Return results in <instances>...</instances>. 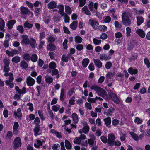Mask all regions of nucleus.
I'll use <instances>...</instances> for the list:
<instances>
[{"instance_id":"nucleus-63","label":"nucleus","mask_w":150,"mask_h":150,"mask_svg":"<svg viewBox=\"0 0 150 150\" xmlns=\"http://www.w3.org/2000/svg\"><path fill=\"white\" fill-rule=\"evenodd\" d=\"M112 66V63L111 62H108L105 65V67L108 69H109Z\"/></svg>"},{"instance_id":"nucleus-7","label":"nucleus","mask_w":150,"mask_h":150,"mask_svg":"<svg viewBox=\"0 0 150 150\" xmlns=\"http://www.w3.org/2000/svg\"><path fill=\"white\" fill-rule=\"evenodd\" d=\"M109 96L115 103L117 104L119 103L120 100L115 94L113 93H110Z\"/></svg>"},{"instance_id":"nucleus-59","label":"nucleus","mask_w":150,"mask_h":150,"mask_svg":"<svg viewBox=\"0 0 150 150\" xmlns=\"http://www.w3.org/2000/svg\"><path fill=\"white\" fill-rule=\"evenodd\" d=\"M79 6L80 7H81L85 5L86 3V0H79Z\"/></svg>"},{"instance_id":"nucleus-33","label":"nucleus","mask_w":150,"mask_h":150,"mask_svg":"<svg viewBox=\"0 0 150 150\" xmlns=\"http://www.w3.org/2000/svg\"><path fill=\"white\" fill-rule=\"evenodd\" d=\"M128 72L131 74H136L138 73V70L136 69H133L132 68H130L128 70Z\"/></svg>"},{"instance_id":"nucleus-11","label":"nucleus","mask_w":150,"mask_h":150,"mask_svg":"<svg viewBox=\"0 0 150 150\" xmlns=\"http://www.w3.org/2000/svg\"><path fill=\"white\" fill-rule=\"evenodd\" d=\"M57 8L59 9L58 13L60 14L62 16H64V6L63 4H60L58 5L57 7Z\"/></svg>"},{"instance_id":"nucleus-56","label":"nucleus","mask_w":150,"mask_h":150,"mask_svg":"<svg viewBox=\"0 0 150 150\" xmlns=\"http://www.w3.org/2000/svg\"><path fill=\"white\" fill-rule=\"evenodd\" d=\"M144 62L148 68L150 67V62L147 58H146L144 59Z\"/></svg>"},{"instance_id":"nucleus-6","label":"nucleus","mask_w":150,"mask_h":150,"mask_svg":"<svg viewBox=\"0 0 150 150\" xmlns=\"http://www.w3.org/2000/svg\"><path fill=\"white\" fill-rule=\"evenodd\" d=\"M22 41L21 43L22 44L28 45L30 44V40L28 36L26 35H23L21 36Z\"/></svg>"},{"instance_id":"nucleus-37","label":"nucleus","mask_w":150,"mask_h":150,"mask_svg":"<svg viewBox=\"0 0 150 150\" xmlns=\"http://www.w3.org/2000/svg\"><path fill=\"white\" fill-rule=\"evenodd\" d=\"M129 134L134 140L138 141L139 140L138 136L136 134L133 132H130Z\"/></svg>"},{"instance_id":"nucleus-53","label":"nucleus","mask_w":150,"mask_h":150,"mask_svg":"<svg viewBox=\"0 0 150 150\" xmlns=\"http://www.w3.org/2000/svg\"><path fill=\"white\" fill-rule=\"evenodd\" d=\"M111 19L110 16H107L104 19V22L106 23H109L110 22Z\"/></svg>"},{"instance_id":"nucleus-52","label":"nucleus","mask_w":150,"mask_h":150,"mask_svg":"<svg viewBox=\"0 0 150 150\" xmlns=\"http://www.w3.org/2000/svg\"><path fill=\"white\" fill-rule=\"evenodd\" d=\"M4 66L9 65L10 61V60L7 58H5L3 59Z\"/></svg>"},{"instance_id":"nucleus-22","label":"nucleus","mask_w":150,"mask_h":150,"mask_svg":"<svg viewBox=\"0 0 150 150\" xmlns=\"http://www.w3.org/2000/svg\"><path fill=\"white\" fill-rule=\"evenodd\" d=\"M65 93L64 89L63 88L61 89L60 96V99L62 101H63L64 100Z\"/></svg>"},{"instance_id":"nucleus-19","label":"nucleus","mask_w":150,"mask_h":150,"mask_svg":"<svg viewBox=\"0 0 150 150\" xmlns=\"http://www.w3.org/2000/svg\"><path fill=\"white\" fill-rule=\"evenodd\" d=\"M15 20H11L8 22L7 25L9 29H11L13 27V26L16 23Z\"/></svg>"},{"instance_id":"nucleus-49","label":"nucleus","mask_w":150,"mask_h":150,"mask_svg":"<svg viewBox=\"0 0 150 150\" xmlns=\"http://www.w3.org/2000/svg\"><path fill=\"white\" fill-rule=\"evenodd\" d=\"M30 58L32 61L33 62H36L38 59V56L35 54H33L32 55Z\"/></svg>"},{"instance_id":"nucleus-2","label":"nucleus","mask_w":150,"mask_h":150,"mask_svg":"<svg viewBox=\"0 0 150 150\" xmlns=\"http://www.w3.org/2000/svg\"><path fill=\"white\" fill-rule=\"evenodd\" d=\"M127 13L125 12L122 15V19L123 24L126 26H130L131 24V21L128 18Z\"/></svg>"},{"instance_id":"nucleus-28","label":"nucleus","mask_w":150,"mask_h":150,"mask_svg":"<svg viewBox=\"0 0 150 150\" xmlns=\"http://www.w3.org/2000/svg\"><path fill=\"white\" fill-rule=\"evenodd\" d=\"M17 112H14V115L17 117L18 118H21L22 117V114L21 112V108H18L17 110Z\"/></svg>"},{"instance_id":"nucleus-54","label":"nucleus","mask_w":150,"mask_h":150,"mask_svg":"<svg viewBox=\"0 0 150 150\" xmlns=\"http://www.w3.org/2000/svg\"><path fill=\"white\" fill-rule=\"evenodd\" d=\"M93 40L94 43L96 45H98L100 44L101 42V40H98L95 38L93 39Z\"/></svg>"},{"instance_id":"nucleus-29","label":"nucleus","mask_w":150,"mask_h":150,"mask_svg":"<svg viewBox=\"0 0 150 150\" xmlns=\"http://www.w3.org/2000/svg\"><path fill=\"white\" fill-rule=\"evenodd\" d=\"M89 60L88 58H85L83 60L82 63L83 66L86 68L87 67L89 63Z\"/></svg>"},{"instance_id":"nucleus-47","label":"nucleus","mask_w":150,"mask_h":150,"mask_svg":"<svg viewBox=\"0 0 150 150\" xmlns=\"http://www.w3.org/2000/svg\"><path fill=\"white\" fill-rule=\"evenodd\" d=\"M5 26V22L1 18H0V29L2 30Z\"/></svg>"},{"instance_id":"nucleus-3","label":"nucleus","mask_w":150,"mask_h":150,"mask_svg":"<svg viewBox=\"0 0 150 150\" xmlns=\"http://www.w3.org/2000/svg\"><path fill=\"white\" fill-rule=\"evenodd\" d=\"M98 4L97 3H94L93 2L89 1L88 5L89 8L90 10L93 13L97 12L96 10L97 9Z\"/></svg>"},{"instance_id":"nucleus-42","label":"nucleus","mask_w":150,"mask_h":150,"mask_svg":"<svg viewBox=\"0 0 150 150\" xmlns=\"http://www.w3.org/2000/svg\"><path fill=\"white\" fill-rule=\"evenodd\" d=\"M23 58L26 61H29L30 59V56L27 53L24 54L23 56Z\"/></svg>"},{"instance_id":"nucleus-41","label":"nucleus","mask_w":150,"mask_h":150,"mask_svg":"<svg viewBox=\"0 0 150 150\" xmlns=\"http://www.w3.org/2000/svg\"><path fill=\"white\" fill-rule=\"evenodd\" d=\"M134 47V45L131 42H129L127 44V50H131L133 49Z\"/></svg>"},{"instance_id":"nucleus-17","label":"nucleus","mask_w":150,"mask_h":150,"mask_svg":"<svg viewBox=\"0 0 150 150\" xmlns=\"http://www.w3.org/2000/svg\"><path fill=\"white\" fill-rule=\"evenodd\" d=\"M93 61L95 65L98 67L100 68L102 66V63L100 60L94 59Z\"/></svg>"},{"instance_id":"nucleus-14","label":"nucleus","mask_w":150,"mask_h":150,"mask_svg":"<svg viewBox=\"0 0 150 150\" xmlns=\"http://www.w3.org/2000/svg\"><path fill=\"white\" fill-rule=\"evenodd\" d=\"M136 33L141 38H144L145 36V33L144 32L142 29H138L136 31Z\"/></svg>"},{"instance_id":"nucleus-20","label":"nucleus","mask_w":150,"mask_h":150,"mask_svg":"<svg viewBox=\"0 0 150 150\" xmlns=\"http://www.w3.org/2000/svg\"><path fill=\"white\" fill-rule=\"evenodd\" d=\"M137 26H139L144 21V18L141 16L137 17Z\"/></svg>"},{"instance_id":"nucleus-21","label":"nucleus","mask_w":150,"mask_h":150,"mask_svg":"<svg viewBox=\"0 0 150 150\" xmlns=\"http://www.w3.org/2000/svg\"><path fill=\"white\" fill-rule=\"evenodd\" d=\"M30 44L32 48H34L37 45V43L35 40L32 38L30 39Z\"/></svg>"},{"instance_id":"nucleus-34","label":"nucleus","mask_w":150,"mask_h":150,"mask_svg":"<svg viewBox=\"0 0 150 150\" xmlns=\"http://www.w3.org/2000/svg\"><path fill=\"white\" fill-rule=\"evenodd\" d=\"M65 146L66 149H70L72 147L70 142L67 140H65Z\"/></svg>"},{"instance_id":"nucleus-48","label":"nucleus","mask_w":150,"mask_h":150,"mask_svg":"<svg viewBox=\"0 0 150 150\" xmlns=\"http://www.w3.org/2000/svg\"><path fill=\"white\" fill-rule=\"evenodd\" d=\"M115 73L114 72H108L106 75V77L108 79H111L115 75Z\"/></svg>"},{"instance_id":"nucleus-4","label":"nucleus","mask_w":150,"mask_h":150,"mask_svg":"<svg viewBox=\"0 0 150 150\" xmlns=\"http://www.w3.org/2000/svg\"><path fill=\"white\" fill-rule=\"evenodd\" d=\"M115 136L113 133L109 134L108 136V144L110 146H113L115 141Z\"/></svg>"},{"instance_id":"nucleus-61","label":"nucleus","mask_w":150,"mask_h":150,"mask_svg":"<svg viewBox=\"0 0 150 150\" xmlns=\"http://www.w3.org/2000/svg\"><path fill=\"white\" fill-rule=\"evenodd\" d=\"M64 22L67 23L69 22L70 18L69 17L66 13H64Z\"/></svg>"},{"instance_id":"nucleus-60","label":"nucleus","mask_w":150,"mask_h":150,"mask_svg":"<svg viewBox=\"0 0 150 150\" xmlns=\"http://www.w3.org/2000/svg\"><path fill=\"white\" fill-rule=\"evenodd\" d=\"M126 35L127 36H130V33L131 32V30L130 28L129 27H127L126 28Z\"/></svg>"},{"instance_id":"nucleus-9","label":"nucleus","mask_w":150,"mask_h":150,"mask_svg":"<svg viewBox=\"0 0 150 150\" xmlns=\"http://www.w3.org/2000/svg\"><path fill=\"white\" fill-rule=\"evenodd\" d=\"M18 50L16 49H12L11 51L6 50V53L10 57H13L14 54H17L18 52Z\"/></svg>"},{"instance_id":"nucleus-27","label":"nucleus","mask_w":150,"mask_h":150,"mask_svg":"<svg viewBox=\"0 0 150 150\" xmlns=\"http://www.w3.org/2000/svg\"><path fill=\"white\" fill-rule=\"evenodd\" d=\"M78 24V22L76 21H73L70 25V27L74 30L76 29Z\"/></svg>"},{"instance_id":"nucleus-64","label":"nucleus","mask_w":150,"mask_h":150,"mask_svg":"<svg viewBox=\"0 0 150 150\" xmlns=\"http://www.w3.org/2000/svg\"><path fill=\"white\" fill-rule=\"evenodd\" d=\"M88 142L90 145L93 146L94 144V140L92 138L89 139L88 140Z\"/></svg>"},{"instance_id":"nucleus-45","label":"nucleus","mask_w":150,"mask_h":150,"mask_svg":"<svg viewBox=\"0 0 150 150\" xmlns=\"http://www.w3.org/2000/svg\"><path fill=\"white\" fill-rule=\"evenodd\" d=\"M98 29L102 31H105L107 30V27L104 25H100L98 27Z\"/></svg>"},{"instance_id":"nucleus-39","label":"nucleus","mask_w":150,"mask_h":150,"mask_svg":"<svg viewBox=\"0 0 150 150\" xmlns=\"http://www.w3.org/2000/svg\"><path fill=\"white\" fill-rule=\"evenodd\" d=\"M20 57L18 56H16L13 57L12 59V61L16 63H17L20 61Z\"/></svg>"},{"instance_id":"nucleus-46","label":"nucleus","mask_w":150,"mask_h":150,"mask_svg":"<svg viewBox=\"0 0 150 150\" xmlns=\"http://www.w3.org/2000/svg\"><path fill=\"white\" fill-rule=\"evenodd\" d=\"M89 126H87L86 127H84L82 129V131L83 133L86 134H87L89 132Z\"/></svg>"},{"instance_id":"nucleus-23","label":"nucleus","mask_w":150,"mask_h":150,"mask_svg":"<svg viewBox=\"0 0 150 150\" xmlns=\"http://www.w3.org/2000/svg\"><path fill=\"white\" fill-rule=\"evenodd\" d=\"M50 132L51 133L55 135L57 137L59 138H61L62 135L61 133L57 132L54 129H51L50 130Z\"/></svg>"},{"instance_id":"nucleus-24","label":"nucleus","mask_w":150,"mask_h":150,"mask_svg":"<svg viewBox=\"0 0 150 150\" xmlns=\"http://www.w3.org/2000/svg\"><path fill=\"white\" fill-rule=\"evenodd\" d=\"M45 79L46 82L48 84L51 83L53 81V79L52 77L47 75L45 76Z\"/></svg>"},{"instance_id":"nucleus-40","label":"nucleus","mask_w":150,"mask_h":150,"mask_svg":"<svg viewBox=\"0 0 150 150\" xmlns=\"http://www.w3.org/2000/svg\"><path fill=\"white\" fill-rule=\"evenodd\" d=\"M82 40V38L79 36H76L75 38V41L77 43H81Z\"/></svg>"},{"instance_id":"nucleus-1","label":"nucleus","mask_w":150,"mask_h":150,"mask_svg":"<svg viewBox=\"0 0 150 150\" xmlns=\"http://www.w3.org/2000/svg\"><path fill=\"white\" fill-rule=\"evenodd\" d=\"M90 89L91 90H95L99 95L102 97L105 95L106 93V91L103 89L96 85L92 86L91 87Z\"/></svg>"},{"instance_id":"nucleus-10","label":"nucleus","mask_w":150,"mask_h":150,"mask_svg":"<svg viewBox=\"0 0 150 150\" xmlns=\"http://www.w3.org/2000/svg\"><path fill=\"white\" fill-rule=\"evenodd\" d=\"M34 79L30 76H28L26 79V83L27 85L29 86H33L35 83Z\"/></svg>"},{"instance_id":"nucleus-58","label":"nucleus","mask_w":150,"mask_h":150,"mask_svg":"<svg viewBox=\"0 0 150 150\" xmlns=\"http://www.w3.org/2000/svg\"><path fill=\"white\" fill-rule=\"evenodd\" d=\"M101 141L104 143H108V139L104 136H102L100 137Z\"/></svg>"},{"instance_id":"nucleus-36","label":"nucleus","mask_w":150,"mask_h":150,"mask_svg":"<svg viewBox=\"0 0 150 150\" xmlns=\"http://www.w3.org/2000/svg\"><path fill=\"white\" fill-rule=\"evenodd\" d=\"M103 120L105 122V125L107 126L111 124V121L110 117H108L104 119Z\"/></svg>"},{"instance_id":"nucleus-25","label":"nucleus","mask_w":150,"mask_h":150,"mask_svg":"<svg viewBox=\"0 0 150 150\" xmlns=\"http://www.w3.org/2000/svg\"><path fill=\"white\" fill-rule=\"evenodd\" d=\"M65 11L67 14L70 15L72 13V9L68 5L65 6Z\"/></svg>"},{"instance_id":"nucleus-15","label":"nucleus","mask_w":150,"mask_h":150,"mask_svg":"<svg viewBox=\"0 0 150 150\" xmlns=\"http://www.w3.org/2000/svg\"><path fill=\"white\" fill-rule=\"evenodd\" d=\"M89 22L90 23V24L94 29H97L98 28V23L97 22L93 19H90L89 20Z\"/></svg>"},{"instance_id":"nucleus-62","label":"nucleus","mask_w":150,"mask_h":150,"mask_svg":"<svg viewBox=\"0 0 150 150\" xmlns=\"http://www.w3.org/2000/svg\"><path fill=\"white\" fill-rule=\"evenodd\" d=\"M21 95L18 94H16L13 96V98L14 99L17 100H19L21 99Z\"/></svg>"},{"instance_id":"nucleus-16","label":"nucleus","mask_w":150,"mask_h":150,"mask_svg":"<svg viewBox=\"0 0 150 150\" xmlns=\"http://www.w3.org/2000/svg\"><path fill=\"white\" fill-rule=\"evenodd\" d=\"M19 125L17 122H14L13 127V133L15 134H17L18 133V129Z\"/></svg>"},{"instance_id":"nucleus-57","label":"nucleus","mask_w":150,"mask_h":150,"mask_svg":"<svg viewBox=\"0 0 150 150\" xmlns=\"http://www.w3.org/2000/svg\"><path fill=\"white\" fill-rule=\"evenodd\" d=\"M115 26L116 28H121L122 25L121 24L117 21H115L114 23Z\"/></svg>"},{"instance_id":"nucleus-51","label":"nucleus","mask_w":150,"mask_h":150,"mask_svg":"<svg viewBox=\"0 0 150 150\" xmlns=\"http://www.w3.org/2000/svg\"><path fill=\"white\" fill-rule=\"evenodd\" d=\"M81 139L79 137H76L75 138L74 141L73 142L75 144H80L81 143Z\"/></svg>"},{"instance_id":"nucleus-43","label":"nucleus","mask_w":150,"mask_h":150,"mask_svg":"<svg viewBox=\"0 0 150 150\" xmlns=\"http://www.w3.org/2000/svg\"><path fill=\"white\" fill-rule=\"evenodd\" d=\"M33 26L32 24L29 23L27 21H26L24 24V28H27L28 29H30L33 27Z\"/></svg>"},{"instance_id":"nucleus-50","label":"nucleus","mask_w":150,"mask_h":150,"mask_svg":"<svg viewBox=\"0 0 150 150\" xmlns=\"http://www.w3.org/2000/svg\"><path fill=\"white\" fill-rule=\"evenodd\" d=\"M49 66V68L51 69H54L56 68V64L54 62H52L50 63Z\"/></svg>"},{"instance_id":"nucleus-8","label":"nucleus","mask_w":150,"mask_h":150,"mask_svg":"<svg viewBox=\"0 0 150 150\" xmlns=\"http://www.w3.org/2000/svg\"><path fill=\"white\" fill-rule=\"evenodd\" d=\"M6 40L4 41L3 45L5 48L8 47L9 46V42L11 39V35L9 34H7L6 36Z\"/></svg>"},{"instance_id":"nucleus-30","label":"nucleus","mask_w":150,"mask_h":150,"mask_svg":"<svg viewBox=\"0 0 150 150\" xmlns=\"http://www.w3.org/2000/svg\"><path fill=\"white\" fill-rule=\"evenodd\" d=\"M47 48L49 50L52 51L55 50L56 48V47L52 44H49L47 45Z\"/></svg>"},{"instance_id":"nucleus-35","label":"nucleus","mask_w":150,"mask_h":150,"mask_svg":"<svg viewBox=\"0 0 150 150\" xmlns=\"http://www.w3.org/2000/svg\"><path fill=\"white\" fill-rule=\"evenodd\" d=\"M72 117L74 123H77L79 120L77 115L75 113H74L72 114Z\"/></svg>"},{"instance_id":"nucleus-12","label":"nucleus","mask_w":150,"mask_h":150,"mask_svg":"<svg viewBox=\"0 0 150 150\" xmlns=\"http://www.w3.org/2000/svg\"><path fill=\"white\" fill-rule=\"evenodd\" d=\"M21 11L23 14H28L29 15L31 14L32 16L33 15V14L32 12L29 11L27 8L25 7L22 8Z\"/></svg>"},{"instance_id":"nucleus-5","label":"nucleus","mask_w":150,"mask_h":150,"mask_svg":"<svg viewBox=\"0 0 150 150\" xmlns=\"http://www.w3.org/2000/svg\"><path fill=\"white\" fill-rule=\"evenodd\" d=\"M13 148L17 149L21 147L22 145L21 139L19 137H17L14 140L13 142Z\"/></svg>"},{"instance_id":"nucleus-44","label":"nucleus","mask_w":150,"mask_h":150,"mask_svg":"<svg viewBox=\"0 0 150 150\" xmlns=\"http://www.w3.org/2000/svg\"><path fill=\"white\" fill-rule=\"evenodd\" d=\"M26 92V89L25 88L23 87L22 89H20L18 92V93L21 95V94H25Z\"/></svg>"},{"instance_id":"nucleus-31","label":"nucleus","mask_w":150,"mask_h":150,"mask_svg":"<svg viewBox=\"0 0 150 150\" xmlns=\"http://www.w3.org/2000/svg\"><path fill=\"white\" fill-rule=\"evenodd\" d=\"M82 11L83 12H84V13L87 15H90L91 13L89 11L86 6H85L82 9Z\"/></svg>"},{"instance_id":"nucleus-18","label":"nucleus","mask_w":150,"mask_h":150,"mask_svg":"<svg viewBox=\"0 0 150 150\" xmlns=\"http://www.w3.org/2000/svg\"><path fill=\"white\" fill-rule=\"evenodd\" d=\"M56 4V3L55 1H51L48 4V8L50 9L56 8L57 7Z\"/></svg>"},{"instance_id":"nucleus-55","label":"nucleus","mask_w":150,"mask_h":150,"mask_svg":"<svg viewBox=\"0 0 150 150\" xmlns=\"http://www.w3.org/2000/svg\"><path fill=\"white\" fill-rule=\"evenodd\" d=\"M60 145L58 144H55L52 146V148L53 150H59L60 148Z\"/></svg>"},{"instance_id":"nucleus-26","label":"nucleus","mask_w":150,"mask_h":150,"mask_svg":"<svg viewBox=\"0 0 150 150\" xmlns=\"http://www.w3.org/2000/svg\"><path fill=\"white\" fill-rule=\"evenodd\" d=\"M40 128V126L39 125H36L35 128L33 129L34 132V135L35 136L39 135L38 132L39 131Z\"/></svg>"},{"instance_id":"nucleus-13","label":"nucleus","mask_w":150,"mask_h":150,"mask_svg":"<svg viewBox=\"0 0 150 150\" xmlns=\"http://www.w3.org/2000/svg\"><path fill=\"white\" fill-rule=\"evenodd\" d=\"M114 110L115 109L111 107L107 110L106 112H104V114L108 117L112 115L113 112Z\"/></svg>"},{"instance_id":"nucleus-32","label":"nucleus","mask_w":150,"mask_h":150,"mask_svg":"<svg viewBox=\"0 0 150 150\" xmlns=\"http://www.w3.org/2000/svg\"><path fill=\"white\" fill-rule=\"evenodd\" d=\"M20 65L21 67L23 69H26L28 67V64L24 60L22 61L20 64Z\"/></svg>"},{"instance_id":"nucleus-38","label":"nucleus","mask_w":150,"mask_h":150,"mask_svg":"<svg viewBox=\"0 0 150 150\" xmlns=\"http://www.w3.org/2000/svg\"><path fill=\"white\" fill-rule=\"evenodd\" d=\"M99 58L101 60H104L105 61L108 60V57L105 54H100L99 55Z\"/></svg>"}]
</instances>
